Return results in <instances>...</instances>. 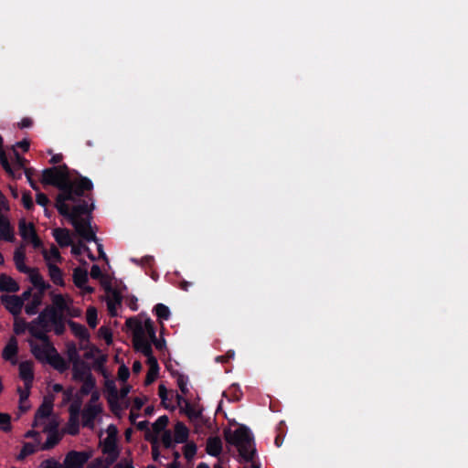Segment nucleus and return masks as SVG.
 Here are the masks:
<instances>
[{
	"instance_id": "obj_1",
	"label": "nucleus",
	"mask_w": 468,
	"mask_h": 468,
	"mask_svg": "<svg viewBox=\"0 0 468 468\" xmlns=\"http://www.w3.org/2000/svg\"><path fill=\"white\" fill-rule=\"evenodd\" d=\"M92 189V181L83 179L80 187L69 191V194L64 195L65 198L63 200L56 199L55 202V207L59 215L68 218L74 227L76 233L88 242L97 241L90 222V214L95 207L93 203L90 206L87 200L80 199V197H85V191H91ZM86 197L92 201L90 195H87Z\"/></svg>"
},
{
	"instance_id": "obj_2",
	"label": "nucleus",
	"mask_w": 468,
	"mask_h": 468,
	"mask_svg": "<svg viewBox=\"0 0 468 468\" xmlns=\"http://www.w3.org/2000/svg\"><path fill=\"white\" fill-rule=\"evenodd\" d=\"M224 438L226 441L238 448L239 456L246 463H252L256 455L254 438L250 430L240 425L234 432L229 429H224Z\"/></svg>"
},
{
	"instance_id": "obj_3",
	"label": "nucleus",
	"mask_w": 468,
	"mask_h": 468,
	"mask_svg": "<svg viewBox=\"0 0 468 468\" xmlns=\"http://www.w3.org/2000/svg\"><path fill=\"white\" fill-rule=\"evenodd\" d=\"M30 346L33 356L37 360L46 361L60 373L69 369V363L58 353L51 342L49 345H45V347L30 342Z\"/></svg>"
},
{
	"instance_id": "obj_4",
	"label": "nucleus",
	"mask_w": 468,
	"mask_h": 468,
	"mask_svg": "<svg viewBox=\"0 0 468 468\" xmlns=\"http://www.w3.org/2000/svg\"><path fill=\"white\" fill-rule=\"evenodd\" d=\"M56 308L51 306L45 307L37 318L31 321L29 334L34 338L40 340L44 345H49V337L48 333L51 331V324L53 314H55Z\"/></svg>"
},
{
	"instance_id": "obj_5",
	"label": "nucleus",
	"mask_w": 468,
	"mask_h": 468,
	"mask_svg": "<svg viewBox=\"0 0 468 468\" xmlns=\"http://www.w3.org/2000/svg\"><path fill=\"white\" fill-rule=\"evenodd\" d=\"M57 170L54 166L44 169L42 171L41 183L56 186L59 190L56 199L63 200L65 198L64 195L69 194V186L60 179Z\"/></svg>"
},
{
	"instance_id": "obj_6",
	"label": "nucleus",
	"mask_w": 468,
	"mask_h": 468,
	"mask_svg": "<svg viewBox=\"0 0 468 468\" xmlns=\"http://www.w3.org/2000/svg\"><path fill=\"white\" fill-rule=\"evenodd\" d=\"M101 444L102 446L103 454H106L107 456L105 459L97 458L96 463L99 466L103 465L104 468H110V466H112L120 456L117 441L103 439Z\"/></svg>"
},
{
	"instance_id": "obj_7",
	"label": "nucleus",
	"mask_w": 468,
	"mask_h": 468,
	"mask_svg": "<svg viewBox=\"0 0 468 468\" xmlns=\"http://www.w3.org/2000/svg\"><path fill=\"white\" fill-rule=\"evenodd\" d=\"M54 168H57V173L59 176L60 179L69 186V191L77 189L81 186L83 179H89L86 176H81L77 171H74L76 174V177L74 179L71 178V174L69 166L66 164H62L59 165H54Z\"/></svg>"
},
{
	"instance_id": "obj_8",
	"label": "nucleus",
	"mask_w": 468,
	"mask_h": 468,
	"mask_svg": "<svg viewBox=\"0 0 468 468\" xmlns=\"http://www.w3.org/2000/svg\"><path fill=\"white\" fill-rule=\"evenodd\" d=\"M58 423L56 420L50 422L44 428V432H48L46 441L41 445V450L48 451L54 448L61 440V435L58 431Z\"/></svg>"
},
{
	"instance_id": "obj_9",
	"label": "nucleus",
	"mask_w": 468,
	"mask_h": 468,
	"mask_svg": "<svg viewBox=\"0 0 468 468\" xmlns=\"http://www.w3.org/2000/svg\"><path fill=\"white\" fill-rule=\"evenodd\" d=\"M90 454L86 452L70 451L65 457V468H81L89 460Z\"/></svg>"
},
{
	"instance_id": "obj_10",
	"label": "nucleus",
	"mask_w": 468,
	"mask_h": 468,
	"mask_svg": "<svg viewBox=\"0 0 468 468\" xmlns=\"http://www.w3.org/2000/svg\"><path fill=\"white\" fill-rule=\"evenodd\" d=\"M5 309L14 316H18L23 308V299L17 295L3 294L0 297Z\"/></svg>"
},
{
	"instance_id": "obj_11",
	"label": "nucleus",
	"mask_w": 468,
	"mask_h": 468,
	"mask_svg": "<svg viewBox=\"0 0 468 468\" xmlns=\"http://www.w3.org/2000/svg\"><path fill=\"white\" fill-rule=\"evenodd\" d=\"M102 410L100 405L86 404L81 411L82 426L90 430L94 429V420Z\"/></svg>"
},
{
	"instance_id": "obj_12",
	"label": "nucleus",
	"mask_w": 468,
	"mask_h": 468,
	"mask_svg": "<svg viewBox=\"0 0 468 468\" xmlns=\"http://www.w3.org/2000/svg\"><path fill=\"white\" fill-rule=\"evenodd\" d=\"M44 259L48 261L47 266L48 269V274L51 279V281L58 286H64L65 282L63 280V272L60 268H58L57 265L49 262V256L48 255L47 251H43Z\"/></svg>"
},
{
	"instance_id": "obj_13",
	"label": "nucleus",
	"mask_w": 468,
	"mask_h": 468,
	"mask_svg": "<svg viewBox=\"0 0 468 468\" xmlns=\"http://www.w3.org/2000/svg\"><path fill=\"white\" fill-rule=\"evenodd\" d=\"M90 374H91L90 367L84 360L72 365V378L75 381L85 380L88 378Z\"/></svg>"
},
{
	"instance_id": "obj_14",
	"label": "nucleus",
	"mask_w": 468,
	"mask_h": 468,
	"mask_svg": "<svg viewBox=\"0 0 468 468\" xmlns=\"http://www.w3.org/2000/svg\"><path fill=\"white\" fill-rule=\"evenodd\" d=\"M18 353V343L15 336H11L3 349L2 356L5 360L16 364V356Z\"/></svg>"
},
{
	"instance_id": "obj_15",
	"label": "nucleus",
	"mask_w": 468,
	"mask_h": 468,
	"mask_svg": "<svg viewBox=\"0 0 468 468\" xmlns=\"http://www.w3.org/2000/svg\"><path fill=\"white\" fill-rule=\"evenodd\" d=\"M27 274H28L31 283L41 294L50 288V285L44 281L42 275L39 273L38 269L31 268V271Z\"/></svg>"
},
{
	"instance_id": "obj_16",
	"label": "nucleus",
	"mask_w": 468,
	"mask_h": 468,
	"mask_svg": "<svg viewBox=\"0 0 468 468\" xmlns=\"http://www.w3.org/2000/svg\"><path fill=\"white\" fill-rule=\"evenodd\" d=\"M223 449L222 441L218 436H211L207 440L206 452L213 457H218L221 454Z\"/></svg>"
},
{
	"instance_id": "obj_17",
	"label": "nucleus",
	"mask_w": 468,
	"mask_h": 468,
	"mask_svg": "<svg viewBox=\"0 0 468 468\" xmlns=\"http://www.w3.org/2000/svg\"><path fill=\"white\" fill-rule=\"evenodd\" d=\"M19 376L23 379L27 389H30L34 379V372L29 362H22L19 365Z\"/></svg>"
},
{
	"instance_id": "obj_18",
	"label": "nucleus",
	"mask_w": 468,
	"mask_h": 468,
	"mask_svg": "<svg viewBox=\"0 0 468 468\" xmlns=\"http://www.w3.org/2000/svg\"><path fill=\"white\" fill-rule=\"evenodd\" d=\"M52 235L57 243L61 247L65 248L72 245V239L70 232L68 229L57 228L53 229Z\"/></svg>"
},
{
	"instance_id": "obj_19",
	"label": "nucleus",
	"mask_w": 468,
	"mask_h": 468,
	"mask_svg": "<svg viewBox=\"0 0 468 468\" xmlns=\"http://www.w3.org/2000/svg\"><path fill=\"white\" fill-rule=\"evenodd\" d=\"M0 291L5 292H16L19 291V284L10 276L0 274Z\"/></svg>"
},
{
	"instance_id": "obj_20",
	"label": "nucleus",
	"mask_w": 468,
	"mask_h": 468,
	"mask_svg": "<svg viewBox=\"0 0 468 468\" xmlns=\"http://www.w3.org/2000/svg\"><path fill=\"white\" fill-rule=\"evenodd\" d=\"M68 324L76 337L80 341L89 342L90 335L88 329L83 324L72 320H69Z\"/></svg>"
},
{
	"instance_id": "obj_21",
	"label": "nucleus",
	"mask_w": 468,
	"mask_h": 468,
	"mask_svg": "<svg viewBox=\"0 0 468 468\" xmlns=\"http://www.w3.org/2000/svg\"><path fill=\"white\" fill-rule=\"evenodd\" d=\"M133 341L134 348L143 353L144 356H148L153 353L151 343L145 339L144 334L134 335Z\"/></svg>"
},
{
	"instance_id": "obj_22",
	"label": "nucleus",
	"mask_w": 468,
	"mask_h": 468,
	"mask_svg": "<svg viewBox=\"0 0 468 468\" xmlns=\"http://www.w3.org/2000/svg\"><path fill=\"white\" fill-rule=\"evenodd\" d=\"M26 254L22 248H17L14 253V261L16 268L22 273H27L31 271V268L25 264Z\"/></svg>"
},
{
	"instance_id": "obj_23",
	"label": "nucleus",
	"mask_w": 468,
	"mask_h": 468,
	"mask_svg": "<svg viewBox=\"0 0 468 468\" xmlns=\"http://www.w3.org/2000/svg\"><path fill=\"white\" fill-rule=\"evenodd\" d=\"M189 436V430L187 427L181 421H178L175 425V436L174 441L176 443H184L186 442Z\"/></svg>"
},
{
	"instance_id": "obj_24",
	"label": "nucleus",
	"mask_w": 468,
	"mask_h": 468,
	"mask_svg": "<svg viewBox=\"0 0 468 468\" xmlns=\"http://www.w3.org/2000/svg\"><path fill=\"white\" fill-rule=\"evenodd\" d=\"M0 239L8 242L15 240L14 231L7 218L0 221Z\"/></svg>"
},
{
	"instance_id": "obj_25",
	"label": "nucleus",
	"mask_w": 468,
	"mask_h": 468,
	"mask_svg": "<svg viewBox=\"0 0 468 468\" xmlns=\"http://www.w3.org/2000/svg\"><path fill=\"white\" fill-rule=\"evenodd\" d=\"M51 318H52L51 325H53L54 333L57 335H62L66 331L65 320H64L63 314H61L60 312L56 310L55 314H53V317H51Z\"/></svg>"
},
{
	"instance_id": "obj_26",
	"label": "nucleus",
	"mask_w": 468,
	"mask_h": 468,
	"mask_svg": "<svg viewBox=\"0 0 468 468\" xmlns=\"http://www.w3.org/2000/svg\"><path fill=\"white\" fill-rule=\"evenodd\" d=\"M105 388L109 395L108 401L111 407L113 408V404H117V400L119 399V391L117 389L114 380H106Z\"/></svg>"
},
{
	"instance_id": "obj_27",
	"label": "nucleus",
	"mask_w": 468,
	"mask_h": 468,
	"mask_svg": "<svg viewBox=\"0 0 468 468\" xmlns=\"http://www.w3.org/2000/svg\"><path fill=\"white\" fill-rule=\"evenodd\" d=\"M88 271L85 269L77 267L73 271V282L76 287L84 288V285L88 282Z\"/></svg>"
},
{
	"instance_id": "obj_28",
	"label": "nucleus",
	"mask_w": 468,
	"mask_h": 468,
	"mask_svg": "<svg viewBox=\"0 0 468 468\" xmlns=\"http://www.w3.org/2000/svg\"><path fill=\"white\" fill-rule=\"evenodd\" d=\"M52 412V404L43 403L35 413V420L33 422V427L36 428L38 426V420L46 419L50 416Z\"/></svg>"
},
{
	"instance_id": "obj_29",
	"label": "nucleus",
	"mask_w": 468,
	"mask_h": 468,
	"mask_svg": "<svg viewBox=\"0 0 468 468\" xmlns=\"http://www.w3.org/2000/svg\"><path fill=\"white\" fill-rule=\"evenodd\" d=\"M81 382H82V385L77 394H79L82 399L84 396H87L90 393H91V391L95 388L96 380H95L94 377L92 376V374H90L88 378L85 380H82Z\"/></svg>"
},
{
	"instance_id": "obj_30",
	"label": "nucleus",
	"mask_w": 468,
	"mask_h": 468,
	"mask_svg": "<svg viewBox=\"0 0 468 468\" xmlns=\"http://www.w3.org/2000/svg\"><path fill=\"white\" fill-rule=\"evenodd\" d=\"M126 326L133 330V336L134 335H141L144 334V326L142 324V322L138 320L136 317H130L125 322Z\"/></svg>"
},
{
	"instance_id": "obj_31",
	"label": "nucleus",
	"mask_w": 468,
	"mask_h": 468,
	"mask_svg": "<svg viewBox=\"0 0 468 468\" xmlns=\"http://www.w3.org/2000/svg\"><path fill=\"white\" fill-rule=\"evenodd\" d=\"M66 432L72 436H76L80 433V416L69 415Z\"/></svg>"
},
{
	"instance_id": "obj_32",
	"label": "nucleus",
	"mask_w": 468,
	"mask_h": 468,
	"mask_svg": "<svg viewBox=\"0 0 468 468\" xmlns=\"http://www.w3.org/2000/svg\"><path fill=\"white\" fill-rule=\"evenodd\" d=\"M168 422L169 419L166 415L160 416L152 425L154 433L153 435L157 437L160 432L166 431L165 428Z\"/></svg>"
},
{
	"instance_id": "obj_33",
	"label": "nucleus",
	"mask_w": 468,
	"mask_h": 468,
	"mask_svg": "<svg viewBox=\"0 0 468 468\" xmlns=\"http://www.w3.org/2000/svg\"><path fill=\"white\" fill-rule=\"evenodd\" d=\"M14 317H15V321H14L13 330L16 335H19L24 334L26 332V330L29 331L31 322L27 323L25 319L19 318L18 316H14Z\"/></svg>"
},
{
	"instance_id": "obj_34",
	"label": "nucleus",
	"mask_w": 468,
	"mask_h": 468,
	"mask_svg": "<svg viewBox=\"0 0 468 468\" xmlns=\"http://www.w3.org/2000/svg\"><path fill=\"white\" fill-rule=\"evenodd\" d=\"M145 440L152 444V457L153 460L157 462L160 457V452L158 447V438L154 436L152 432H148L145 436Z\"/></svg>"
},
{
	"instance_id": "obj_35",
	"label": "nucleus",
	"mask_w": 468,
	"mask_h": 468,
	"mask_svg": "<svg viewBox=\"0 0 468 468\" xmlns=\"http://www.w3.org/2000/svg\"><path fill=\"white\" fill-rule=\"evenodd\" d=\"M67 347V356L69 361L72 363V365L77 364L81 361L80 356L79 355L76 345L73 342H69L66 346Z\"/></svg>"
},
{
	"instance_id": "obj_36",
	"label": "nucleus",
	"mask_w": 468,
	"mask_h": 468,
	"mask_svg": "<svg viewBox=\"0 0 468 468\" xmlns=\"http://www.w3.org/2000/svg\"><path fill=\"white\" fill-rule=\"evenodd\" d=\"M181 412H184L190 420H197L201 417V410H196L190 402H186L184 408H181Z\"/></svg>"
},
{
	"instance_id": "obj_37",
	"label": "nucleus",
	"mask_w": 468,
	"mask_h": 468,
	"mask_svg": "<svg viewBox=\"0 0 468 468\" xmlns=\"http://www.w3.org/2000/svg\"><path fill=\"white\" fill-rule=\"evenodd\" d=\"M154 313L159 320H168L170 317V310L164 303H157L154 307Z\"/></svg>"
},
{
	"instance_id": "obj_38",
	"label": "nucleus",
	"mask_w": 468,
	"mask_h": 468,
	"mask_svg": "<svg viewBox=\"0 0 468 468\" xmlns=\"http://www.w3.org/2000/svg\"><path fill=\"white\" fill-rule=\"evenodd\" d=\"M41 304V297L34 295L31 302L25 307V312L28 315H34L37 313L38 306Z\"/></svg>"
},
{
	"instance_id": "obj_39",
	"label": "nucleus",
	"mask_w": 468,
	"mask_h": 468,
	"mask_svg": "<svg viewBox=\"0 0 468 468\" xmlns=\"http://www.w3.org/2000/svg\"><path fill=\"white\" fill-rule=\"evenodd\" d=\"M19 234L23 239L27 240L31 236V229H35V227L32 223L27 224L24 219L19 221L18 224Z\"/></svg>"
},
{
	"instance_id": "obj_40",
	"label": "nucleus",
	"mask_w": 468,
	"mask_h": 468,
	"mask_svg": "<svg viewBox=\"0 0 468 468\" xmlns=\"http://www.w3.org/2000/svg\"><path fill=\"white\" fill-rule=\"evenodd\" d=\"M82 399L79 394L75 395L73 402L69 408V415L80 416L81 413Z\"/></svg>"
},
{
	"instance_id": "obj_41",
	"label": "nucleus",
	"mask_w": 468,
	"mask_h": 468,
	"mask_svg": "<svg viewBox=\"0 0 468 468\" xmlns=\"http://www.w3.org/2000/svg\"><path fill=\"white\" fill-rule=\"evenodd\" d=\"M87 323L90 327L94 329L98 324V314L95 307L90 306L87 310L86 314Z\"/></svg>"
},
{
	"instance_id": "obj_42",
	"label": "nucleus",
	"mask_w": 468,
	"mask_h": 468,
	"mask_svg": "<svg viewBox=\"0 0 468 468\" xmlns=\"http://www.w3.org/2000/svg\"><path fill=\"white\" fill-rule=\"evenodd\" d=\"M53 304H54V306H52V307L56 308L57 311L60 312L61 314H63V312L69 310L68 303H67L66 300L64 299L63 295H61V294H57L54 296Z\"/></svg>"
},
{
	"instance_id": "obj_43",
	"label": "nucleus",
	"mask_w": 468,
	"mask_h": 468,
	"mask_svg": "<svg viewBox=\"0 0 468 468\" xmlns=\"http://www.w3.org/2000/svg\"><path fill=\"white\" fill-rule=\"evenodd\" d=\"M35 452H36L35 445L30 443V442H26L22 446V449H21L19 454L17 455V460L18 461H23L27 456L35 453Z\"/></svg>"
},
{
	"instance_id": "obj_44",
	"label": "nucleus",
	"mask_w": 468,
	"mask_h": 468,
	"mask_svg": "<svg viewBox=\"0 0 468 468\" xmlns=\"http://www.w3.org/2000/svg\"><path fill=\"white\" fill-rule=\"evenodd\" d=\"M176 383L183 395H187L189 390L187 388L188 378L183 374L176 373Z\"/></svg>"
},
{
	"instance_id": "obj_45",
	"label": "nucleus",
	"mask_w": 468,
	"mask_h": 468,
	"mask_svg": "<svg viewBox=\"0 0 468 468\" xmlns=\"http://www.w3.org/2000/svg\"><path fill=\"white\" fill-rule=\"evenodd\" d=\"M0 429L5 432L11 431V417L9 414L0 412Z\"/></svg>"
},
{
	"instance_id": "obj_46",
	"label": "nucleus",
	"mask_w": 468,
	"mask_h": 468,
	"mask_svg": "<svg viewBox=\"0 0 468 468\" xmlns=\"http://www.w3.org/2000/svg\"><path fill=\"white\" fill-rule=\"evenodd\" d=\"M0 164L9 176L15 177L14 171L8 162V159L4 150H0Z\"/></svg>"
},
{
	"instance_id": "obj_47",
	"label": "nucleus",
	"mask_w": 468,
	"mask_h": 468,
	"mask_svg": "<svg viewBox=\"0 0 468 468\" xmlns=\"http://www.w3.org/2000/svg\"><path fill=\"white\" fill-rule=\"evenodd\" d=\"M197 447L195 442H188L184 447V455L186 460H191L197 453Z\"/></svg>"
},
{
	"instance_id": "obj_48",
	"label": "nucleus",
	"mask_w": 468,
	"mask_h": 468,
	"mask_svg": "<svg viewBox=\"0 0 468 468\" xmlns=\"http://www.w3.org/2000/svg\"><path fill=\"white\" fill-rule=\"evenodd\" d=\"M159 369L160 368H155V367H154V368H149L144 379L145 386L151 385L156 379L158 377Z\"/></svg>"
},
{
	"instance_id": "obj_49",
	"label": "nucleus",
	"mask_w": 468,
	"mask_h": 468,
	"mask_svg": "<svg viewBox=\"0 0 468 468\" xmlns=\"http://www.w3.org/2000/svg\"><path fill=\"white\" fill-rule=\"evenodd\" d=\"M22 203L26 209L31 210L34 207L33 199L29 191H25L22 196Z\"/></svg>"
},
{
	"instance_id": "obj_50",
	"label": "nucleus",
	"mask_w": 468,
	"mask_h": 468,
	"mask_svg": "<svg viewBox=\"0 0 468 468\" xmlns=\"http://www.w3.org/2000/svg\"><path fill=\"white\" fill-rule=\"evenodd\" d=\"M100 335L105 340V342L110 345L112 342V334L109 327L101 326L99 329Z\"/></svg>"
},
{
	"instance_id": "obj_51",
	"label": "nucleus",
	"mask_w": 468,
	"mask_h": 468,
	"mask_svg": "<svg viewBox=\"0 0 468 468\" xmlns=\"http://www.w3.org/2000/svg\"><path fill=\"white\" fill-rule=\"evenodd\" d=\"M162 442H163V445L166 448V449H170V448H173L174 447V443H173V437H172V433L170 431H165L163 432V435H162Z\"/></svg>"
},
{
	"instance_id": "obj_52",
	"label": "nucleus",
	"mask_w": 468,
	"mask_h": 468,
	"mask_svg": "<svg viewBox=\"0 0 468 468\" xmlns=\"http://www.w3.org/2000/svg\"><path fill=\"white\" fill-rule=\"evenodd\" d=\"M158 395L161 399V402L165 409H169V406L166 404V400L168 399V390L165 387V385L161 384L158 388Z\"/></svg>"
},
{
	"instance_id": "obj_53",
	"label": "nucleus",
	"mask_w": 468,
	"mask_h": 468,
	"mask_svg": "<svg viewBox=\"0 0 468 468\" xmlns=\"http://www.w3.org/2000/svg\"><path fill=\"white\" fill-rule=\"evenodd\" d=\"M27 240L31 242L32 246L35 249H39L43 245L41 239H39V237L37 236V232H36V229H31V236H30V239Z\"/></svg>"
},
{
	"instance_id": "obj_54",
	"label": "nucleus",
	"mask_w": 468,
	"mask_h": 468,
	"mask_svg": "<svg viewBox=\"0 0 468 468\" xmlns=\"http://www.w3.org/2000/svg\"><path fill=\"white\" fill-rule=\"evenodd\" d=\"M106 291L108 292L112 293V298L110 300H112L116 304H121L122 301V297L119 292L116 290H113L111 285L106 286Z\"/></svg>"
},
{
	"instance_id": "obj_55",
	"label": "nucleus",
	"mask_w": 468,
	"mask_h": 468,
	"mask_svg": "<svg viewBox=\"0 0 468 468\" xmlns=\"http://www.w3.org/2000/svg\"><path fill=\"white\" fill-rule=\"evenodd\" d=\"M130 377L129 368L125 365H122L118 369V378L121 381L125 382Z\"/></svg>"
},
{
	"instance_id": "obj_56",
	"label": "nucleus",
	"mask_w": 468,
	"mask_h": 468,
	"mask_svg": "<svg viewBox=\"0 0 468 468\" xmlns=\"http://www.w3.org/2000/svg\"><path fill=\"white\" fill-rule=\"evenodd\" d=\"M145 329L147 331V334L151 339V342H153L154 340L156 339V335H155V328L153 324V322L150 320V319H147L145 321Z\"/></svg>"
},
{
	"instance_id": "obj_57",
	"label": "nucleus",
	"mask_w": 468,
	"mask_h": 468,
	"mask_svg": "<svg viewBox=\"0 0 468 468\" xmlns=\"http://www.w3.org/2000/svg\"><path fill=\"white\" fill-rule=\"evenodd\" d=\"M36 202L39 206L46 207L47 205L49 203V199L46 194L38 192L36 197Z\"/></svg>"
},
{
	"instance_id": "obj_58",
	"label": "nucleus",
	"mask_w": 468,
	"mask_h": 468,
	"mask_svg": "<svg viewBox=\"0 0 468 468\" xmlns=\"http://www.w3.org/2000/svg\"><path fill=\"white\" fill-rule=\"evenodd\" d=\"M107 437L105 439L117 441L118 430L115 425L111 424L107 428Z\"/></svg>"
},
{
	"instance_id": "obj_59",
	"label": "nucleus",
	"mask_w": 468,
	"mask_h": 468,
	"mask_svg": "<svg viewBox=\"0 0 468 468\" xmlns=\"http://www.w3.org/2000/svg\"><path fill=\"white\" fill-rule=\"evenodd\" d=\"M40 468H60V465L54 459H48L42 462Z\"/></svg>"
},
{
	"instance_id": "obj_60",
	"label": "nucleus",
	"mask_w": 468,
	"mask_h": 468,
	"mask_svg": "<svg viewBox=\"0 0 468 468\" xmlns=\"http://www.w3.org/2000/svg\"><path fill=\"white\" fill-rule=\"evenodd\" d=\"M90 277L92 279L98 280L102 277V272L99 265L93 264L90 269Z\"/></svg>"
},
{
	"instance_id": "obj_61",
	"label": "nucleus",
	"mask_w": 468,
	"mask_h": 468,
	"mask_svg": "<svg viewBox=\"0 0 468 468\" xmlns=\"http://www.w3.org/2000/svg\"><path fill=\"white\" fill-rule=\"evenodd\" d=\"M119 304H116L112 300H107V307L110 316L115 317L117 316V306Z\"/></svg>"
},
{
	"instance_id": "obj_62",
	"label": "nucleus",
	"mask_w": 468,
	"mask_h": 468,
	"mask_svg": "<svg viewBox=\"0 0 468 468\" xmlns=\"http://www.w3.org/2000/svg\"><path fill=\"white\" fill-rule=\"evenodd\" d=\"M82 249L89 250V248L85 246L83 243L80 242L79 245H72L71 253L74 255H80L82 252Z\"/></svg>"
},
{
	"instance_id": "obj_63",
	"label": "nucleus",
	"mask_w": 468,
	"mask_h": 468,
	"mask_svg": "<svg viewBox=\"0 0 468 468\" xmlns=\"http://www.w3.org/2000/svg\"><path fill=\"white\" fill-rule=\"evenodd\" d=\"M96 353H100V349L96 346H91L90 348L89 351H87L85 354H84V358L87 359V360H90V359H93L95 357V354Z\"/></svg>"
},
{
	"instance_id": "obj_64",
	"label": "nucleus",
	"mask_w": 468,
	"mask_h": 468,
	"mask_svg": "<svg viewBox=\"0 0 468 468\" xmlns=\"http://www.w3.org/2000/svg\"><path fill=\"white\" fill-rule=\"evenodd\" d=\"M152 343L154 345L155 348L159 351H163L166 347V343L164 338H162V339L156 338Z\"/></svg>"
}]
</instances>
